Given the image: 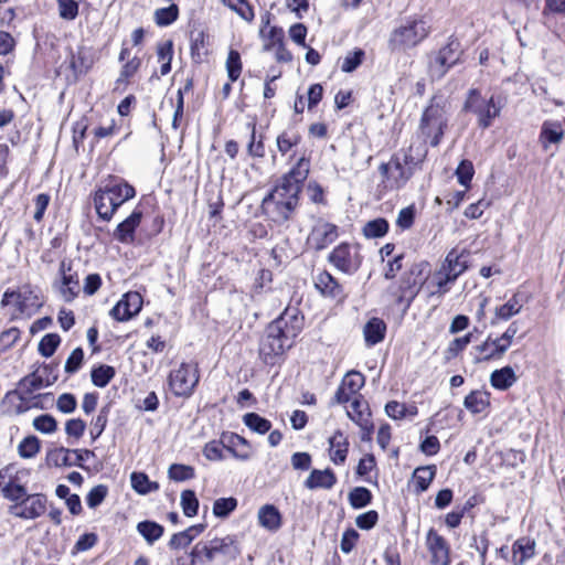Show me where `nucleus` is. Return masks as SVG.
<instances>
[{
    "label": "nucleus",
    "mask_w": 565,
    "mask_h": 565,
    "mask_svg": "<svg viewBox=\"0 0 565 565\" xmlns=\"http://www.w3.org/2000/svg\"><path fill=\"white\" fill-rule=\"evenodd\" d=\"M309 170V159L301 156L292 169L284 174L263 199L262 211L269 221L282 225L292 218L299 205V194Z\"/></svg>",
    "instance_id": "1"
},
{
    "label": "nucleus",
    "mask_w": 565,
    "mask_h": 565,
    "mask_svg": "<svg viewBox=\"0 0 565 565\" xmlns=\"http://www.w3.org/2000/svg\"><path fill=\"white\" fill-rule=\"evenodd\" d=\"M303 328V317L296 308H287L266 328L259 344V355L267 364H274L275 359L291 348L294 339Z\"/></svg>",
    "instance_id": "2"
},
{
    "label": "nucleus",
    "mask_w": 565,
    "mask_h": 565,
    "mask_svg": "<svg viewBox=\"0 0 565 565\" xmlns=\"http://www.w3.org/2000/svg\"><path fill=\"white\" fill-rule=\"evenodd\" d=\"M427 156V148L424 145H411L403 159L397 154L393 156L387 163H382L379 171L383 179L390 182L392 188H402L413 175L414 167L420 164Z\"/></svg>",
    "instance_id": "3"
},
{
    "label": "nucleus",
    "mask_w": 565,
    "mask_h": 565,
    "mask_svg": "<svg viewBox=\"0 0 565 565\" xmlns=\"http://www.w3.org/2000/svg\"><path fill=\"white\" fill-rule=\"evenodd\" d=\"M448 103L441 96H434L428 106L424 109L418 131L424 139L422 145L428 141L430 146L437 147L448 126Z\"/></svg>",
    "instance_id": "4"
},
{
    "label": "nucleus",
    "mask_w": 565,
    "mask_h": 565,
    "mask_svg": "<svg viewBox=\"0 0 565 565\" xmlns=\"http://www.w3.org/2000/svg\"><path fill=\"white\" fill-rule=\"evenodd\" d=\"M241 554L238 542L232 535L201 541L191 551L193 564H206L216 559L230 562Z\"/></svg>",
    "instance_id": "5"
},
{
    "label": "nucleus",
    "mask_w": 565,
    "mask_h": 565,
    "mask_svg": "<svg viewBox=\"0 0 565 565\" xmlns=\"http://www.w3.org/2000/svg\"><path fill=\"white\" fill-rule=\"evenodd\" d=\"M136 195L132 185L127 182L108 184L94 194L96 212L103 221L109 222L116 211Z\"/></svg>",
    "instance_id": "6"
},
{
    "label": "nucleus",
    "mask_w": 565,
    "mask_h": 565,
    "mask_svg": "<svg viewBox=\"0 0 565 565\" xmlns=\"http://www.w3.org/2000/svg\"><path fill=\"white\" fill-rule=\"evenodd\" d=\"M429 32L430 28L424 19H408L391 32L388 49L392 52H405L422 43Z\"/></svg>",
    "instance_id": "7"
},
{
    "label": "nucleus",
    "mask_w": 565,
    "mask_h": 565,
    "mask_svg": "<svg viewBox=\"0 0 565 565\" xmlns=\"http://www.w3.org/2000/svg\"><path fill=\"white\" fill-rule=\"evenodd\" d=\"M501 105L494 100V96H483L479 89H469L463 110L477 117L478 126L489 128L493 120L500 116Z\"/></svg>",
    "instance_id": "8"
},
{
    "label": "nucleus",
    "mask_w": 565,
    "mask_h": 565,
    "mask_svg": "<svg viewBox=\"0 0 565 565\" xmlns=\"http://www.w3.org/2000/svg\"><path fill=\"white\" fill-rule=\"evenodd\" d=\"M468 268L467 260L462 254H458L455 249L450 250L439 270L433 276V281L437 289L430 295H444L449 290L448 285L454 282Z\"/></svg>",
    "instance_id": "9"
},
{
    "label": "nucleus",
    "mask_w": 565,
    "mask_h": 565,
    "mask_svg": "<svg viewBox=\"0 0 565 565\" xmlns=\"http://www.w3.org/2000/svg\"><path fill=\"white\" fill-rule=\"evenodd\" d=\"M200 381L199 367L194 363H181L178 369L170 372L169 388L178 397H190Z\"/></svg>",
    "instance_id": "10"
},
{
    "label": "nucleus",
    "mask_w": 565,
    "mask_h": 565,
    "mask_svg": "<svg viewBox=\"0 0 565 565\" xmlns=\"http://www.w3.org/2000/svg\"><path fill=\"white\" fill-rule=\"evenodd\" d=\"M328 260L340 271L354 274L362 264L359 245L341 243L330 253Z\"/></svg>",
    "instance_id": "11"
},
{
    "label": "nucleus",
    "mask_w": 565,
    "mask_h": 565,
    "mask_svg": "<svg viewBox=\"0 0 565 565\" xmlns=\"http://www.w3.org/2000/svg\"><path fill=\"white\" fill-rule=\"evenodd\" d=\"M426 265L424 263L414 264L407 273L404 274L401 285L398 287L396 296V302H406V307H409L420 287L425 280L423 271Z\"/></svg>",
    "instance_id": "12"
},
{
    "label": "nucleus",
    "mask_w": 565,
    "mask_h": 565,
    "mask_svg": "<svg viewBox=\"0 0 565 565\" xmlns=\"http://www.w3.org/2000/svg\"><path fill=\"white\" fill-rule=\"evenodd\" d=\"M459 46V43L452 40L439 50L429 65L431 77L441 78L451 66L458 63L460 56Z\"/></svg>",
    "instance_id": "13"
},
{
    "label": "nucleus",
    "mask_w": 565,
    "mask_h": 565,
    "mask_svg": "<svg viewBox=\"0 0 565 565\" xmlns=\"http://www.w3.org/2000/svg\"><path fill=\"white\" fill-rule=\"evenodd\" d=\"M46 510V498L41 493L28 494L23 501L10 508V513L17 518L32 520L40 518Z\"/></svg>",
    "instance_id": "14"
},
{
    "label": "nucleus",
    "mask_w": 565,
    "mask_h": 565,
    "mask_svg": "<svg viewBox=\"0 0 565 565\" xmlns=\"http://www.w3.org/2000/svg\"><path fill=\"white\" fill-rule=\"evenodd\" d=\"M338 235L337 225L319 218L312 226L307 241L312 248L321 250L333 243Z\"/></svg>",
    "instance_id": "15"
},
{
    "label": "nucleus",
    "mask_w": 565,
    "mask_h": 565,
    "mask_svg": "<svg viewBox=\"0 0 565 565\" xmlns=\"http://www.w3.org/2000/svg\"><path fill=\"white\" fill-rule=\"evenodd\" d=\"M425 543L430 554L431 565H450V546L444 536L430 529L426 534Z\"/></svg>",
    "instance_id": "16"
},
{
    "label": "nucleus",
    "mask_w": 565,
    "mask_h": 565,
    "mask_svg": "<svg viewBox=\"0 0 565 565\" xmlns=\"http://www.w3.org/2000/svg\"><path fill=\"white\" fill-rule=\"evenodd\" d=\"M141 308V295L136 291H129L110 310V316L117 321H127L138 315Z\"/></svg>",
    "instance_id": "17"
},
{
    "label": "nucleus",
    "mask_w": 565,
    "mask_h": 565,
    "mask_svg": "<svg viewBox=\"0 0 565 565\" xmlns=\"http://www.w3.org/2000/svg\"><path fill=\"white\" fill-rule=\"evenodd\" d=\"M473 350L477 353L476 362H489L501 360L509 349L498 337L489 335L481 344L476 345Z\"/></svg>",
    "instance_id": "18"
},
{
    "label": "nucleus",
    "mask_w": 565,
    "mask_h": 565,
    "mask_svg": "<svg viewBox=\"0 0 565 565\" xmlns=\"http://www.w3.org/2000/svg\"><path fill=\"white\" fill-rule=\"evenodd\" d=\"M50 365H44L38 369L35 372L24 376L20 382L19 386L25 394H32L43 387L52 385L56 381V376L50 377Z\"/></svg>",
    "instance_id": "19"
},
{
    "label": "nucleus",
    "mask_w": 565,
    "mask_h": 565,
    "mask_svg": "<svg viewBox=\"0 0 565 565\" xmlns=\"http://www.w3.org/2000/svg\"><path fill=\"white\" fill-rule=\"evenodd\" d=\"M62 276L61 282L58 284V292L64 301H73L79 294V279L76 273H72L71 266H67L65 262H62L60 267Z\"/></svg>",
    "instance_id": "20"
},
{
    "label": "nucleus",
    "mask_w": 565,
    "mask_h": 565,
    "mask_svg": "<svg viewBox=\"0 0 565 565\" xmlns=\"http://www.w3.org/2000/svg\"><path fill=\"white\" fill-rule=\"evenodd\" d=\"M142 212L135 210L127 218L117 225L114 238L122 244H131L135 241L136 228L140 225Z\"/></svg>",
    "instance_id": "21"
},
{
    "label": "nucleus",
    "mask_w": 565,
    "mask_h": 565,
    "mask_svg": "<svg viewBox=\"0 0 565 565\" xmlns=\"http://www.w3.org/2000/svg\"><path fill=\"white\" fill-rule=\"evenodd\" d=\"M315 286L318 291L332 299H343L344 292L342 286L332 277L331 274L323 270L317 274L315 277Z\"/></svg>",
    "instance_id": "22"
},
{
    "label": "nucleus",
    "mask_w": 565,
    "mask_h": 565,
    "mask_svg": "<svg viewBox=\"0 0 565 565\" xmlns=\"http://www.w3.org/2000/svg\"><path fill=\"white\" fill-rule=\"evenodd\" d=\"M258 524L269 532H276L281 527L282 518L274 504H265L257 513Z\"/></svg>",
    "instance_id": "23"
},
{
    "label": "nucleus",
    "mask_w": 565,
    "mask_h": 565,
    "mask_svg": "<svg viewBox=\"0 0 565 565\" xmlns=\"http://www.w3.org/2000/svg\"><path fill=\"white\" fill-rule=\"evenodd\" d=\"M337 483V477L334 472L327 468L324 470L313 469L305 481V487L315 489L329 490Z\"/></svg>",
    "instance_id": "24"
},
{
    "label": "nucleus",
    "mask_w": 565,
    "mask_h": 565,
    "mask_svg": "<svg viewBox=\"0 0 565 565\" xmlns=\"http://www.w3.org/2000/svg\"><path fill=\"white\" fill-rule=\"evenodd\" d=\"M329 455L332 462L335 465H342L348 455L349 443L347 437L340 431H335L333 436L329 438Z\"/></svg>",
    "instance_id": "25"
},
{
    "label": "nucleus",
    "mask_w": 565,
    "mask_h": 565,
    "mask_svg": "<svg viewBox=\"0 0 565 565\" xmlns=\"http://www.w3.org/2000/svg\"><path fill=\"white\" fill-rule=\"evenodd\" d=\"M386 333V324L380 318L370 319L364 328L363 335L367 347H373L384 340Z\"/></svg>",
    "instance_id": "26"
},
{
    "label": "nucleus",
    "mask_w": 565,
    "mask_h": 565,
    "mask_svg": "<svg viewBox=\"0 0 565 565\" xmlns=\"http://www.w3.org/2000/svg\"><path fill=\"white\" fill-rule=\"evenodd\" d=\"M535 554V542L529 537L516 540L512 546V562L514 565H523Z\"/></svg>",
    "instance_id": "27"
},
{
    "label": "nucleus",
    "mask_w": 565,
    "mask_h": 565,
    "mask_svg": "<svg viewBox=\"0 0 565 565\" xmlns=\"http://www.w3.org/2000/svg\"><path fill=\"white\" fill-rule=\"evenodd\" d=\"M463 406L471 414H480L490 406V393L482 390L472 391L465 397Z\"/></svg>",
    "instance_id": "28"
},
{
    "label": "nucleus",
    "mask_w": 565,
    "mask_h": 565,
    "mask_svg": "<svg viewBox=\"0 0 565 565\" xmlns=\"http://www.w3.org/2000/svg\"><path fill=\"white\" fill-rule=\"evenodd\" d=\"M564 137V129L559 121H544L542 125L540 141L544 149L551 143H559Z\"/></svg>",
    "instance_id": "29"
},
{
    "label": "nucleus",
    "mask_w": 565,
    "mask_h": 565,
    "mask_svg": "<svg viewBox=\"0 0 565 565\" xmlns=\"http://www.w3.org/2000/svg\"><path fill=\"white\" fill-rule=\"evenodd\" d=\"M518 377L515 375L514 370L511 366H504L499 370H494L490 375L491 385L501 391H505L510 388L515 382Z\"/></svg>",
    "instance_id": "30"
},
{
    "label": "nucleus",
    "mask_w": 565,
    "mask_h": 565,
    "mask_svg": "<svg viewBox=\"0 0 565 565\" xmlns=\"http://www.w3.org/2000/svg\"><path fill=\"white\" fill-rule=\"evenodd\" d=\"M385 413L393 419H403L406 417H415L418 408L415 404H403L397 401H391L385 405Z\"/></svg>",
    "instance_id": "31"
},
{
    "label": "nucleus",
    "mask_w": 565,
    "mask_h": 565,
    "mask_svg": "<svg viewBox=\"0 0 565 565\" xmlns=\"http://www.w3.org/2000/svg\"><path fill=\"white\" fill-rule=\"evenodd\" d=\"M348 416L362 428H366L370 416L366 403L354 397L348 409Z\"/></svg>",
    "instance_id": "32"
},
{
    "label": "nucleus",
    "mask_w": 565,
    "mask_h": 565,
    "mask_svg": "<svg viewBox=\"0 0 565 565\" xmlns=\"http://www.w3.org/2000/svg\"><path fill=\"white\" fill-rule=\"evenodd\" d=\"M436 473L435 466H425L415 469L413 473L414 483L417 492H424L428 489Z\"/></svg>",
    "instance_id": "33"
},
{
    "label": "nucleus",
    "mask_w": 565,
    "mask_h": 565,
    "mask_svg": "<svg viewBox=\"0 0 565 565\" xmlns=\"http://www.w3.org/2000/svg\"><path fill=\"white\" fill-rule=\"evenodd\" d=\"M521 309L522 305L520 303L518 296L514 295L504 305L495 308L494 320H492V324H494L498 320H509L513 316L518 315Z\"/></svg>",
    "instance_id": "34"
},
{
    "label": "nucleus",
    "mask_w": 565,
    "mask_h": 565,
    "mask_svg": "<svg viewBox=\"0 0 565 565\" xmlns=\"http://www.w3.org/2000/svg\"><path fill=\"white\" fill-rule=\"evenodd\" d=\"M137 531L148 544H153L162 536L163 526L153 521H142L137 524Z\"/></svg>",
    "instance_id": "35"
},
{
    "label": "nucleus",
    "mask_w": 565,
    "mask_h": 565,
    "mask_svg": "<svg viewBox=\"0 0 565 565\" xmlns=\"http://www.w3.org/2000/svg\"><path fill=\"white\" fill-rule=\"evenodd\" d=\"M93 65V58L84 49H79L75 54H72L70 66L75 74H86Z\"/></svg>",
    "instance_id": "36"
},
{
    "label": "nucleus",
    "mask_w": 565,
    "mask_h": 565,
    "mask_svg": "<svg viewBox=\"0 0 565 565\" xmlns=\"http://www.w3.org/2000/svg\"><path fill=\"white\" fill-rule=\"evenodd\" d=\"M301 141V136L296 130H284L276 138L278 151L284 156Z\"/></svg>",
    "instance_id": "37"
},
{
    "label": "nucleus",
    "mask_w": 565,
    "mask_h": 565,
    "mask_svg": "<svg viewBox=\"0 0 565 565\" xmlns=\"http://www.w3.org/2000/svg\"><path fill=\"white\" fill-rule=\"evenodd\" d=\"M130 481L132 489L140 494H147L159 489V484L150 481L143 472H132Z\"/></svg>",
    "instance_id": "38"
},
{
    "label": "nucleus",
    "mask_w": 565,
    "mask_h": 565,
    "mask_svg": "<svg viewBox=\"0 0 565 565\" xmlns=\"http://www.w3.org/2000/svg\"><path fill=\"white\" fill-rule=\"evenodd\" d=\"M243 423L253 431L264 435L271 428V423L256 413H247L243 416Z\"/></svg>",
    "instance_id": "39"
},
{
    "label": "nucleus",
    "mask_w": 565,
    "mask_h": 565,
    "mask_svg": "<svg viewBox=\"0 0 565 565\" xmlns=\"http://www.w3.org/2000/svg\"><path fill=\"white\" fill-rule=\"evenodd\" d=\"M28 300H29V298L22 292L14 291V290H7L2 296L1 306L6 307L9 305H14L17 308V311L20 315H24L28 311L26 310Z\"/></svg>",
    "instance_id": "40"
},
{
    "label": "nucleus",
    "mask_w": 565,
    "mask_h": 565,
    "mask_svg": "<svg viewBox=\"0 0 565 565\" xmlns=\"http://www.w3.org/2000/svg\"><path fill=\"white\" fill-rule=\"evenodd\" d=\"M191 55L196 62L207 55L206 36L203 31H196L191 34Z\"/></svg>",
    "instance_id": "41"
},
{
    "label": "nucleus",
    "mask_w": 565,
    "mask_h": 565,
    "mask_svg": "<svg viewBox=\"0 0 565 565\" xmlns=\"http://www.w3.org/2000/svg\"><path fill=\"white\" fill-rule=\"evenodd\" d=\"M270 38L273 40V44H278L277 51H276V58L278 62H290L292 60L291 53L284 46L282 40H284V32L281 29L271 28L270 30Z\"/></svg>",
    "instance_id": "42"
},
{
    "label": "nucleus",
    "mask_w": 565,
    "mask_h": 565,
    "mask_svg": "<svg viewBox=\"0 0 565 565\" xmlns=\"http://www.w3.org/2000/svg\"><path fill=\"white\" fill-rule=\"evenodd\" d=\"M40 440L35 436H28L21 440L18 446V452L20 457L30 459L35 457L40 451Z\"/></svg>",
    "instance_id": "43"
},
{
    "label": "nucleus",
    "mask_w": 565,
    "mask_h": 565,
    "mask_svg": "<svg viewBox=\"0 0 565 565\" xmlns=\"http://www.w3.org/2000/svg\"><path fill=\"white\" fill-rule=\"evenodd\" d=\"M388 231V223L384 218H375L367 222L363 227V234L367 238L384 236Z\"/></svg>",
    "instance_id": "44"
},
{
    "label": "nucleus",
    "mask_w": 565,
    "mask_h": 565,
    "mask_svg": "<svg viewBox=\"0 0 565 565\" xmlns=\"http://www.w3.org/2000/svg\"><path fill=\"white\" fill-rule=\"evenodd\" d=\"M60 343L61 338L57 333H47L41 339L39 343V352L41 355L50 358L55 353Z\"/></svg>",
    "instance_id": "45"
},
{
    "label": "nucleus",
    "mask_w": 565,
    "mask_h": 565,
    "mask_svg": "<svg viewBox=\"0 0 565 565\" xmlns=\"http://www.w3.org/2000/svg\"><path fill=\"white\" fill-rule=\"evenodd\" d=\"M115 376V369L110 365H100L92 371V382L98 387H105Z\"/></svg>",
    "instance_id": "46"
},
{
    "label": "nucleus",
    "mask_w": 565,
    "mask_h": 565,
    "mask_svg": "<svg viewBox=\"0 0 565 565\" xmlns=\"http://www.w3.org/2000/svg\"><path fill=\"white\" fill-rule=\"evenodd\" d=\"M372 499L371 491L364 487H356L349 493L350 504L354 509L366 507Z\"/></svg>",
    "instance_id": "47"
},
{
    "label": "nucleus",
    "mask_w": 565,
    "mask_h": 565,
    "mask_svg": "<svg viewBox=\"0 0 565 565\" xmlns=\"http://www.w3.org/2000/svg\"><path fill=\"white\" fill-rule=\"evenodd\" d=\"M226 71L231 82L238 79L242 73L241 55L237 51L231 50L226 58Z\"/></svg>",
    "instance_id": "48"
},
{
    "label": "nucleus",
    "mask_w": 565,
    "mask_h": 565,
    "mask_svg": "<svg viewBox=\"0 0 565 565\" xmlns=\"http://www.w3.org/2000/svg\"><path fill=\"white\" fill-rule=\"evenodd\" d=\"M171 480L181 482L194 478V468L188 465L173 463L168 470Z\"/></svg>",
    "instance_id": "49"
},
{
    "label": "nucleus",
    "mask_w": 565,
    "mask_h": 565,
    "mask_svg": "<svg viewBox=\"0 0 565 565\" xmlns=\"http://www.w3.org/2000/svg\"><path fill=\"white\" fill-rule=\"evenodd\" d=\"M179 9L175 4L168 8H161L154 12V21L158 25L166 26L173 23L178 19Z\"/></svg>",
    "instance_id": "50"
},
{
    "label": "nucleus",
    "mask_w": 565,
    "mask_h": 565,
    "mask_svg": "<svg viewBox=\"0 0 565 565\" xmlns=\"http://www.w3.org/2000/svg\"><path fill=\"white\" fill-rule=\"evenodd\" d=\"M181 507L183 509V513L192 518L196 515L199 509V500L192 490H184L181 493Z\"/></svg>",
    "instance_id": "51"
},
{
    "label": "nucleus",
    "mask_w": 565,
    "mask_h": 565,
    "mask_svg": "<svg viewBox=\"0 0 565 565\" xmlns=\"http://www.w3.org/2000/svg\"><path fill=\"white\" fill-rule=\"evenodd\" d=\"M471 340H472L471 332L467 333L463 337L454 339L449 343L448 348L445 351L446 359L451 360V359L456 358L461 351H463L467 348V345L471 342Z\"/></svg>",
    "instance_id": "52"
},
{
    "label": "nucleus",
    "mask_w": 565,
    "mask_h": 565,
    "mask_svg": "<svg viewBox=\"0 0 565 565\" xmlns=\"http://www.w3.org/2000/svg\"><path fill=\"white\" fill-rule=\"evenodd\" d=\"M222 2L245 21H252L254 19V11L246 0H222Z\"/></svg>",
    "instance_id": "53"
},
{
    "label": "nucleus",
    "mask_w": 565,
    "mask_h": 565,
    "mask_svg": "<svg viewBox=\"0 0 565 565\" xmlns=\"http://www.w3.org/2000/svg\"><path fill=\"white\" fill-rule=\"evenodd\" d=\"M364 51L361 49H355L352 52H349L341 64V70L344 73H351L355 71L362 63L364 58Z\"/></svg>",
    "instance_id": "54"
},
{
    "label": "nucleus",
    "mask_w": 565,
    "mask_h": 565,
    "mask_svg": "<svg viewBox=\"0 0 565 565\" xmlns=\"http://www.w3.org/2000/svg\"><path fill=\"white\" fill-rule=\"evenodd\" d=\"M365 379L363 374L356 371H350L345 374L341 385L349 390V393L355 395L363 386Z\"/></svg>",
    "instance_id": "55"
},
{
    "label": "nucleus",
    "mask_w": 565,
    "mask_h": 565,
    "mask_svg": "<svg viewBox=\"0 0 565 565\" xmlns=\"http://www.w3.org/2000/svg\"><path fill=\"white\" fill-rule=\"evenodd\" d=\"M237 507L235 498H220L213 504V513L217 518H226Z\"/></svg>",
    "instance_id": "56"
},
{
    "label": "nucleus",
    "mask_w": 565,
    "mask_h": 565,
    "mask_svg": "<svg viewBox=\"0 0 565 565\" xmlns=\"http://www.w3.org/2000/svg\"><path fill=\"white\" fill-rule=\"evenodd\" d=\"M72 449L61 447L49 452L47 459L56 467H68L74 465V462L70 459Z\"/></svg>",
    "instance_id": "57"
},
{
    "label": "nucleus",
    "mask_w": 565,
    "mask_h": 565,
    "mask_svg": "<svg viewBox=\"0 0 565 565\" xmlns=\"http://www.w3.org/2000/svg\"><path fill=\"white\" fill-rule=\"evenodd\" d=\"M33 427L42 434H52L57 429V423L53 416L43 414L33 419Z\"/></svg>",
    "instance_id": "58"
},
{
    "label": "nucleus",
    "mask_w": 565,
    "mask_h": 565,
    "mask_svg": "<svg viewBox=\"0 0 565 565\" xmlns=\"http://www.w3.org/2000/svg\"><path fill=\"white\" fill-rule=\"evenodd\" d=\"M2 494L6 499L15 502V504L23 501L28 495L26 489L23 486L12 482L7 483L2 488Z\"/></svg>",
    "instance_id": "59"
},
{
    "label": "nucleus",
    "mask_w": 565,
    "mask_h": 565,
    "mask_svg": "<svg viewBox=\"0 0 565 565\" xmlns=\"http://www.w3.org/2000/svg\"><path fill=\"white\" fill-rule=\"evenodd\" d=\"M108 407H103L98 415L92 420L90 436L93 439H97L105 430L108 422Z\"/></svg>",
    "instance_id": "60"
},
{
    "label": "nucleus",
    "mask_w": 565,
    "mask_h": 565,
    "mask_svg": "<svg viewBox=\"0 0 565 565\" xmlns=\"http://www.w3.org/2000/svg\"><path fill=\"white\" fill-rule=\"evenodd\" d=\"M20 330L15 327L9 328L0 333V352L11 349L20 339Z\"/></svg>",
    "instance_id": "61"
},
{
    "label": "nucleus",
    "mask_w": 565,
    "mask_h": 565,
    "mask_svg": "<svg viewBox=\"0 0 565 565\" xmlns=\"http://www.w3.org/2000/svg\"><path fill=\"white\" fill-rule=\"evenodd\" d=\"M473 173V166L468 160H462L456 169L458 182L466 188L469 186Z\"/></svg>",
    "instance_id": "62"
},
{
    "label": "nucleus",
    "mask_w": 565,
    "mask_h": 565,
    "mask_svg": "<svg viewBox=\"0 0 565 565\" xmlns=\"http://www.w3.org/2000/svg\"><path fill=\"white\" fill-rule=\"evenodd\" d=\"M84 360V351L82 348H76L72 351L70 356L67 358L65 362V372L68 374H73L77 372L83 363Z\"/></svg>",
    "instance_id": "63"
},
{
    "label": "nucleus",
    "mask_w": 565,
    "mask_h": 565,
    "mask_svg": "<svg viewBox=\"0 0 565 565\" xmlns=\"http://www.w3.org/2000/svg\"><path fill=\"white\" fill-rule=\"evenodd\" d=\"M107 492L108 489L104 484H98L94 487L86 497L87 505L92 509H95L105 500Z\"/></svg>",
    "instance_id": "64"
}]
</instances>
